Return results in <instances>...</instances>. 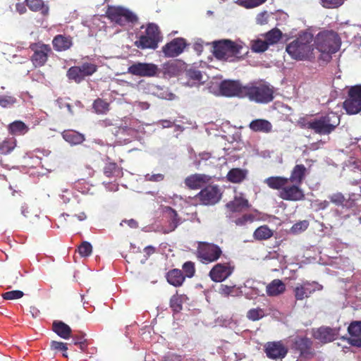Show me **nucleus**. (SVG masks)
I'll return each instance as SVG.
<instances>
[{
	"mask_svg": "<svg viewBox=\"0 0 361 361\" xmlns=\"http://www.w3.org/2000/svg\"><path fill=\"white\" fill-rule=\"evenodd\" d=\"M119 171V168L114 162H109L106 164L103 168V174L108 178H111Z\"/></svg>",
	"mask_w": 361,
	"mask_h": 361,
	"instance_id": "44",
	"label": "nucleus"
},
{
	"mask_svg": "<svg viewBox=\"0 0 361 361\" xmlns=\"http://www.w3.org/2000/svg\"><path fill=\"white\" fill-rule=\"evenodd\" d=\"M16 143L13 138L6 139L0 143V154L7 155L15 149Z\"/></svg>",
	"mask_w": 361,
	"mask_h": 361,
	"instance_id": "38",
	"label": "nucleus"
},
{
	"mask_svg": "<svg viewBox=\"0 0 361 361\" xmlns=\"http://www.w3.org/2000/svg\"><path fill=\"white\" fill-rule=\"evenodd\" d=\"M210 180L211 178L209 176L195 173L184 179V185L190 190H197L204 187Z\"/></svg>",
	"mask_w": 361,
	"mask_h": 361,
	"instance_id": "19",
	"label": "nucleus"
},
{
	"mask_svg": "<svg viewBox=\"0 0 361 361\" xmlns=\"http://www.w3.org/2000/svg\"><path fill=\"white\" fill-rule=\"evenodd\" d=\"M307 168L302 164L293 166L289 178L286 176H269L264 183L269 188L279 190V198L288 202H300L305 200V193L300 187L305 180Z\"/></svg>",
	"mask_w": 361,
	"mask_h": 361,
	"instance_id": "1",
	"label": "nucleus"
},
{
	"mask_svg": "<svg viewBox=\"0 0 361 361\" xmlns=\"http://www.w3.org/2000/svg\"><path fill=\"white\" fill-rule=\"evenodd\" d=\"M34 54L31 56V63L34 66L41 67L47 61L48 54L51 53L49 47H34Z\"/></svg>",
	"mask_w": 361,
	"mask_h": 361,
	"instance_id": "21",
	"label": "nucleus"
},
{
	"mask_svg": "<svg viewBox=\"0 0 361 361\" xmlns=\"http://www.w3.org/2000/svg\"><path fill=\"white\" fill-rule=\"evenodd\" d=\"M186 47H162V52L165 56L171 58H174L181 53Z\"/></svg>",
	"mask_w": 361,
	"mask_h": 361,
	"instance_id": "39",
	"label": "nucleus"
},
{
	"mask_svg": "<svg viewBox=\"0 0 361 361\" xmlns=\"http://www.w3.org/2000/svg\"><path fill=\"white\" fill-rule=\"evenodd\" d=\"M238 43H243L241 41L233 42L231 39H217L211 42H206L205 45H240Z\"/></svg>",
	"mask_w": 361,
	"mask_h": 361,
	"instance_id": "53",
	"label": "nucleus"
},
{
	"mask_svg": "<svg viewBox=\"0 0 361 361\" xmlns=\"http://www.w3.org/2000/svg\"><path fill=\"white\" fill-rule=\"evenodd\" d=\"M273 87L264 81L248 83V87L240 94L239 97H247L258 104H268L273 99Z\"/></svg>",
	"mask_w": 361,
	"mask_h": 361,
	"instance_id": "4",
	"label": "nucleus"
},
{
	"mask_svg": "<svg viewBox=\"0 0 361 361\" xmlns=\"http://www.w3.org/2000/svg\"><path fill=\"white\" fill-rule=\"evenodd\" d=\"M162 361H180V357L178 356L176 354L168 353L165 356H164V359Z\"/></svg>",
	"mask_w": 361,
	"mask_h": 361,
	"instance_id": "61",
	"label": "nucleus"
},
{
	"mask_svg": "<svg viewBox=\"0 0 361 361\" xmlns=\"http://www.w3.org/2000/svg\"><path fill=\"white\" fill-rule=\"evenodd\" d=\"M247 177V170L240 168H233L227 172V180L233 183H240Z\"/></svg>",
	"mask_w": 361,
	"mask_h": 361,
	"instance_id": "27",
	"label": "nucleus"
},
{
	"mask_svg": "<svg viewBox=\"0 0 361 361\" xmlns=\"http://www.w3.org/2000/svg\"><path fill=\"white\" fill-rule=\"evenodd\" d=\"M140 29H145L138 34L139 40L135 45H158L161 42L162 36L159 26L154 23H149L146 26L142 25Z\"/></svg>",
	"mask_w": 361,
	"mask_h": 361,
	"instance_id": "7",
	"label": "nucleus"
},
{
	"mask_svg": "<svg viewBox=\"0 0 361 361\" xmlns=\"http://www.w3.org/2000/svg\"><path fill=\"white\" fill-rule=\"evenodd\" d=\"M322 289V286L316 281H305L302 283H298L293 289L295 298L298 301H302L307 299L310 295L317 290Z\"/></svg>",
	"mask_w": 361,
	"mask_h": 361,
	"instance_id": "12",
	"label": "nucleus"
},
{
	"mask_svg": "<svg viewBox=\"0 0 361 361\" xmlns=\"http://www.w3.org/2000/svg\"><path fill=\"white\" fill-rule=\"evenodd\" d=\"M72 37L66 35H57L52 40V45H72Z\"/></svg>",
	"mask_w": 361,
	"mask_h": 361,
	"instance_id": "41",
	"label": "nucleus"
},
{
	"mask_svg": "<svg viewBox=\"0 0 361 361\" xmlns=\"http://www.w3.org/2000/svg\"><path fill=\"white\" fill-rule=\"evenodd\" d=\"M288 350L282 341H272L265 343L264 353L269 359L277 360L284 358Z\"/></svg>",
	"mask_w": 361,
	"mask_h": 361,
	"instance_id": "15",
	"label": "nucleus"
},
{
	"mask_svg": "<svg viewBox=\"0 0 361 361\" xmlns=\"http://www.w3.org/2000/svg\"><path fill=\"white\" fill-rule=\"evenodd\" d=\"M180 271L187 276L188 279H191L195 273V263L191 261L184 262Z\"/></svg>",
	"mask_w": 361,
	"mask_h": 361,
	"instance_id": "43",
	"label": "nucleus"
},
{
	"mask_svg": "<svg viewBox=\"0 0 361 361\" xmlns=\"http://www.w3.org/2000/svg\"><path fill=\"white\" fill-rule=\"evenodd\" d=\"M322 145H323V142L322 140L317 141V142H314V143L310 145V146H308V149H310L311 151L317 150V149H319V147Z\"/></svg>",
	"mask_w": 361,
	"mask_h": 361,
	"instance_id": "63",
	"label": "nucleus"
},
{
	"mask_svg": "<svg viewBox=\"0 0 361 361\" xmlns=\"http://www.w3.org/2000/svg\"><path fill=\"white\" fill-rule=\"evenodd\" d=\"M339 47H285V51L296 61L317 59L326 63L331 59V54L336 53Z\"/></svg>",
	"mask_w": 361,
	"mask_h": 361,
	"instance_id": "2",
	"label": "nucleus"
},
{
	"mask_svg": "<svg viewBox=\"0 0 361 361\" xmlns=\"http://www.w3.org/2000/svg\"><path fill=\"white\" fill-rule=\"evenodd\" d=\"M9 131L13 135H23L27 131V128L20 121H16L9 124Z\"/></svg>",
	"mask_w": 361,
	"mask_h": 361,
	"instance_id": "36",
	"label": "nucleus"
},
{
	"mask_svg": "<svg viewBox=\"0 0 361 361\" xmlns=\"http://www.w3.org/2000/svg\"><path fill=\"white\" fill-rule=\"evenodd\" d=\"M298 125L303 129L311 130L319 135H329L335 131L339 125V116L336 113L329 112L310 120L304 117L298 120Z\"/></svg>",
	"mask_w": 361,
	"mask_h": 361,
	"instance_id": "3",
	"label": "nucleus"
},
{
	"mask_svg": "<svg viewBox=\"0 0 361 361\" xmlns=\"http://www.w3.org/2000/svg\"><path fill=\"white\" fill-rule=\"evenodd\" d=\"M196 197L204 206L214 205L221 199L220 190L216 185H207L200 190Z\"/></svg>",
	"mask_w": 361,
	"mask_h": 361,
	"instance_id": "11",
	"label": "nucleus"
},
{
	"mask_svg": "<svg viewBox=\"0 0 361 361\" xmlns=\"http://www.w3.org/2000/svg\"><path fill=\"white\" fill-rule=\"evenodd\" d=\"M186 278L188 277L178 269H171L166 273V280H167V283L175 288L181 286L183 283H184L185 279Z\"/></svg>",
	"mask_w": 361,
	"mask_h": 361,
	"instance_id": "23",
	"label": "nucleus"
},
{
	"mask_svg": "<svg viewBox=\"0 0 361 361\" xmlns=\"http://www.w3.org/2000/svg\"><path fill=\"white\" fill-rule=\"evenodd\" d=\"M235 270L233 262L217 263L213 266L209 272V277L215 283H221L228 279Z\"/></svg>",
	"mask_w": 361,
	"mask_h": 361,
	"instance_id": "10",
	"label": "nucleus"
},
{
	"mask_svg": "<svg viewBox=\"0 0 361 361\" xmlns=\"http://www.w3.org/2000/svg\"><path fill=\"white\" fill-rule=\"evenodd\" d=\"M226 207L231 212H240L249 207V203L246 199L236 197L233 201L227 203Z\"/></svg>",
	"mask_w": 361,
	"mask_h": 361,
	"instance_id": "30",
	"label": "nucleus"
},
{
	"mask_svg": "<svg viewBox=\"0 0 361 361\" xmlns=\"http://www.w3.org/2000/svg\"><path fill=\"white\" fill-rule=\"evenodd\" d=\"M343 109L348 115H356L361 112V85H354L348 90Z\"/></svg>",
	"mask_w": 361,
	"mask_h": 361,
	"instance_id": "9",
	"label": "nucleus"
},
{
	"mask_svg": "<svg viewBox=\"0 0 361 361\" xmlns=\"http://www.w3.org/2000/svg\"><path fill=\"white\" fill-rule=\"evenodd\" d=\"M329 200H331V202L334 203L335 205L341 206L344 203L345 198L344 195L341 193L337 192L329 196Z\"/></svg>",
	"mask_w": 361,
	"mask_h": 361,
	"instance_id": "55",
	"label": "nucleus"
},
{
	"mask_svg": "<svg viewBox=\"0 0 361 361\" xmlns=\"http://www.w3.org/2000/svg\"><path fill=\"white\" fill-rule=\"evenodd\" d=\"M312 45H341V39L336 31L323 30L316 35Z\"/></svg>",
	"mask_w": 361,
	"mask_h": 361,
	"instance_id": "16",
	"label": "nucleus"
},
{
	"mask_svg": "<svg viewBox=\"0 0 361 361\" xmlns=\"http://www.w3.org/2000/svg\"><path fill=\"white\" fill-rule=\"evenodd\" d=\"M256 21L258 24L264 25L267 23V11H264L259 13L256 18Z\"/></svg>",
	"mask_w": 361,
	"mask_h": 361,
	"instance_id": "57",
	"label": "nucleus"
},
{
	"mask_svg": "<svg viewBox=\"0 0 361 361\" xmlns=\"http://www.w3.org/2000/svg\"><path fill=\"white\" fill-rule=\"evenodd\" d=\"M187 77L188 78L194 80L195 82H200L201 81V78L202 75L200 71L195 69H189L187 71Z\"/></svg>",
	"mask_w": 361,
	"mask_h": 361,
	"instance_id": "54",
	"label": "nucleus"
},
{
	"mask_svg": "<svg viewBox=\"0 0 361 361\" xmlns=\"http://www.w3.org/2000/svg\"><path fill=\"white\" fill-rule=\"evenodd\" d=\"M106 15L111 21L121 26L127 23L135 24L138 20L136 14L122 6H108Z\"/></svg>",
	"mask_w": 361,
	"mask_h": 361,
	"instance_id": "6",
	"label": "nucleus"
},
{
	"mask_svg": "<svg viewBox=\"0 0 361 361\" xmlns=\"http://www.w3.org/2000/svg\"><path fill=\"white\" fill-rule=\"evenodd\" d=\"M250 130L254 133H269L272 131V124L263 118H255L250 123Z\"/></svg>",
	"mask_w": 361,
	"mask_h": 361,
	"instance_id": "24",
	"label": "nucleus"
},
{
	"mask_svg": "<svg viewBox=\"0 0 361 361\" xmlns=\"http://www.w3.org/2000/svg\"><path fill=\"white\" fill-rule=\"evenodd\" d=\"M323 7L326 8H336L340 7L345 0H320Z\"/></svg>",
	"mask_w": 361,
	"mask_h": 361,
	"instance_id": "52",
	"label": "nucleus"
},
{
	"mask_svg": "<svg viewBox=\"0 0 361 361\" xmlns=\"http://www.w3.org/2000/svg\"><path fill=\"white\" fill-rule=\"evenodd\" d=\"M292 350L305 358L312 355V341L310 338L297 336L292 344Z\"/></svg>",
	"mask_w": 361,
	"mask_h": 361,
	"instance_id": "17",
	"label": "nucleus"
},
{
	"mask_svg": "<svg viewBox=\"0 0 361 361\" xmlns=\"http://www.w3.org/2000/svg\"><path fill=\"white\" fill-rule=\"evenodd\" d=\"M285 292V284L280 279L272 280L265 287V293L270 297H276Z\"/></svg>",
	"mask_w": 361,
	"mask_h": 361,
	"instance_id": "25",
	"label": "nucleus"
},
{
	"mask_svg": "<svg viewBox=\"0 0 361 361\" xmlns=\"http://www.w3.org/2000/svg\"><path fill=\"white\" fill-rule=\"evenodd\" d=\"M249 47H212L213 56L219 60L233 61L247 55Z\"/></svg>",
	"mask_w": 361,
	"mask_h": 361,
	"instance_id": "8",
	"label": "nucleus"
},
{
	"mask_svg": "<svg viewBox=\"0 0 361 361\" xmlns=\"http://www.w3.org/2000/svg\"><path fill=\"white\" fill-rule=\"evenodd\" d=\"M26 5L33 11H40L43 16L49 13V6L42 0H25Z\"/></svg>",
	"mask_w": 361,
	"mask_h": 361,
	"instance_id": "33",
	"label": "nucleus"
},
{
	"mask_svg": "<svg viewBox=\"0 0 361 361\" xmlns=\"http://www.w3.org/2000/svg\"><path fill=\"white\" fill-rule=\"evenodd\" d=\"M50 348L51 350L56 353L62 352L63 357L67 358V353H66L68 350L67 343L59 341H51Z\"/></svg>",
	"mask_w": 361,
	"mask_h": 361,
	"instance_id": "42",
	"label": "nucleus"
},
{
	"mask_svg": "<svg viewBox=\"0 0 361 361\" xmlns=\"http://www.w3.org/2000/svg\"><path fill=\"white\" fill-rule=\"evenodd\" d=\"M262 36L265 38V42L269 45H274L281 39L283 43L287 44L288 41L293 38V35L283 34V32L276 27L271 29L265 34H262Z\"/></svg>",
	"mask_w": 361,
	"mask_h": 361,
	"instance_id": "18",
	"label": "nucleus"
},
{
	"mask_svg": "<svg viewBox=\"0 0 361 361\" xmlns=\"http://www.w3.org/2000/svg\"><path fill=\"white\" fill-rule=\"evenodd\" d=\"M253 220H255V216L252 214H245L236 219L234 223H235L236 226H243L247 224V223H252Z\"/></svg>",
	"mask_w": 361,
	"mask_h": 361,
	"instance_id": "51",
	"label": "nucleus"
},
{
	"mask_svg": "<svg viewBox=\"0 0 361 361\" xmlns=\"http://www.w3.org/2000/svg\"><path fill=\"white\" fill-rule=\"evenodd\" d=\"M146 180L151 182H160L164 180V175L162 173H155L152 175H146Z\"/></svg>",
	"mask_w": 361,
	"mask_h": 361,
	"instance_id": "56",
	"label": "nucleus"
},
{
	"mask_svg": "<svg viewBox=\"0 0 361 361\" xmlns=\"http://www.w3.org/2000/svg\"><path fill=\"white\" fill-rule=\"evenodd\" d=\"M85 334L83 332H79L77 334H71V338L73 339V343L76 342H83V341H87L84 337Z\"/></svg>",
	"mask_w": 361,
	"mask_h": 361,
	"instance_id": "59",
	"label": "nucleus"
},
{
	"mask_svg": "<svg viewBox=\"0 0 361 361\" xmlns=\"http://www.w3.org/2000/svg\"><path fill=\"white\" fill-rule=\"evenodd\" d=\"M91 75L87 73H82L78 71H75L68 68L67 70L66 76L68 80L73 81L75 83H80L86 77H89Z\"/></svg>",
	"mask_w": 361,
	"mask_h": 361,
	"instance_id": "37",
	"label": "nucleus"
},
{
	"mask_svg": "<svg viewBox=\"0 0 361 361\" xmlns=\"http://www.w3.org/2000/svg\"><path fill=\"white\" fill-rule=\"evenodd\" d=\"M24 293L22 290H11L2 293V299L6 300H19L23 298Z\"/></svg>",
	"mask_w": 361,
	"mask_h": 361,
	"instance_id": "48",
	"label": "nucleus"
},
{
	"mask_svg": "<svg viewBox=\"0 0 361 361\" xmlns=\"http://www.w3.org/2000/svg\"><path fill=\"white\" fill-rule=\"evenodd\" d=\"M20 276V273L15 272L14 274L8 276V281L11 282V285L16 284L17 283V280L18 279V276Z\"/></svg>",
	"mask_w": 361,
	"mask_h": 361,
	"instance_id": "64",
	"label": "nucleus"
},
{
	"mask_svg": "<svg viewBox=\"0 0 361 361\" xmlns=\"http://www.w3.org/2000/svg\"><path fill=\"white\" fill-rule=\"evenodd\" d=\"M268 48L269 47H250V50L253 53L261 54L264 53Z\"/></svg>",
	"mask_w": 361,
	"mask_h": 361,
	"instance_id": "62",
	"label": "nucleus"
},
{
	"mask_svg": "<svg viewBox=\"0 0 361 361\" xmlns=\"http://www.w3.org/2000/svg\"><path fill=\"white\" fill-rule=\"evenodd\" d=\"M159 68L154 63H135L128 66V73L138 77H154Z\"/></svg>",
	"mask_w": 361,
	"mask_h": 361,
	"instance_id": "14",
	"label": "nucleus"
},
{
	"mask_svg": "<svg viewBox=\"0 0 361 361\" xmlns=\"http://www.w3.org/2000/svg\"><path fill=\"white\" fill-rule=\"evenodd\" d=\"M165 45H190L188 44L185 39L183 37H177L172 39L171 42H167Z\"/></svg>",
	"mask_w": 361,
	"mask_h": 361,
	"instance_id": "58",
	"label": "nucleus"
},
{
	"mask_svg": "<svg viewBox=\"0 0 361 361\" xmlns=\"http://www.w3.org/2000/svg\"><path fill=\"white\" fill-rule=\"evenodd\" d=\"M61 136H63V140L71 145H80L84 141L82 134L72 130H63Z\"/></svg>",
	"mask_w": 361,
	"mask_h": 361,
	"instance_id": "31",
	"label": "nucleus"
},
{
	"mask_svg": "<svg viewBox=\"0 0 361 361\" xmlns=\"http://www.w3.org/2000/svg\"><path fill=\"white\" fill-rule=\"evenodd\" d=\"M273 231L268 226H259L252 233V238L256 240H267L272 238Z\"/></svg>",
	"mask_w": 361,
	"mask_h": 361,
	"instance_id": "32",
	"label": "nucleus"
},
{
	"mask_svg": "<svg viewBox=\"0 0 361 361\" xmlns=\"http://www.w3.org/2000/svg\"><path fill=\"white\" fill-rule=\"evenodd\" d=\"M73 344L78 346L81 352L87 353V345H89L87 340H83L82 342H74Z\"/></svg>",
	"mask_w": 361,
	"mask_h": 361,
	"instance_id": "60",
	"label": "nucleus"
},
{
	"mask_svg": "<svg viewBox=\"0 0 361 361\" xmlns=\"http://www.w3.org/2000/svg\"><path fill=\"white\" fill-rule=\"evenodd\" d=\"M70 69L83 74L92 75L97 71V66L93 63L84 62L80 66H72Z\"/></svg>",
	"mask_w": 361,
	"mask_h": 361,
	"instance_id": "34",
	"label": "nucleus"
},
{
	"mask_svg": "<svg viewBox=\"0 0 361 361\" xmlns=\"http://www.w3.org/2000/svg\"><path fill=\"white\" fill-rule=\"evenodd\" d=\"M294 37H297L296 39L286 45H310L314 39L313 34L308 30H302Z\"/></svg>",
	"mask_w": 361,
	"mask_h": 361,
	"instance_id": "28",
	"label": "nucleus"
},
{
	"mask_svg": "<svg viewBox=\"0 0 361 361\" xmlns=\"http://www.w3.org/2000/svg\"><path fill=\"white\" fill-rule=\"evenodd\" d=\"M247 87V85L243 86L238 80H224L220 82L219 92L224 97H238Z\"/></svg>",
	"mask_w": 361,
	"mask_h": 361,
	"instance_id": "13",
	"label": "nucleus"
},
{
	"mask_svg": "<svg viewBox=\"0 0 361 361\" xmlns=\"http://www.w3.org/2000/svg\"><path fill=\"white\" fill-rule=\"evenodd\" d=\"M93 109L97 114H105L109 112V103L103 99H97L93 102Z\"/></svg>",
	"mask_w": 361,
	"mask_h": 361,
	"instance_id": "35",
	"label": "nucleus"
},
{
	"mask_svg": "<svg viewBox=\"0 0 361 361\" xmlns=\"http://www.w3.org/2000/svg\"><path fill=\"white\" fill-rule=\"evenodd\" d=\"M181 303H183V295L176 294L171 296V308L174 312H179L181 310Z\"/></svg>",
	"mask_w": 361,
	"mask_h": 361,
	"instance_id": "45",
	"label": "nucleus"
},
{
	"mask_svg": "<svg viewBox=\"0 0 361 361\" xmlns=\"http://www.w3.org/2000/svg\"><path fill=\"white\" fill-rule=\"evenodd\" d=\"M16 102L17 99L13 96H0V106H1L4 109L11 108Z\"/></svg>",
	"mask_w": 361,
	"mask_h": 361,
	"instance_id": "46",
	"label": "nucleus"
},
{
	"mask_svg": "<svg viewBox=\"0 0 361 361\" xmlns=\"http://www.w3.org/2000/svg\"><path fill=\"white\" fill-rule=\"evenodd\" d=\"M348 333H349L350 338H348V343L351 346L360 348L361 347V322L355 321L350 323L348 326Z\"/></svg>",
	"mask_w": 361,
	"mask_h": 361,
	"instance_id": "20",
	"label": "nucleus"
},
{
	"mask_svg": "<svg viewBox=\"0 0 361 361\" xmlns=\"http://www.w3.org/2000/svg\"><path fill=\"white\" fill-rule=\"evenodd\" d=\"M166 212H167L168 216V229L165 230L164 233H169V232L175 231L177 226H178L180 219L175 209L171 207H167Z\"/></svg>",
	"mask_w": 361,
	"mask_h": 361,
	"instance_id": "29",
	"label": "nucleus"
},
{
	"mask_svg": "<svg viewBox=\"0 0 361 361\" xmlns=\"http://www.w3.org/2000/svg\"><path fill=\"white\" fill-rule=\"evenodd\" d=\"M222 256V250L220 247L214 243L200 241L196 248V257L202 264H210L216 262Z\"/></svg>",
	"mask_w": 361,
	"mask_h": 361,
	"instance_id": "5",
	"label": "nucleus"
},
{
	"mask_svg": "<svg viewBox=\"0 0 361 361\" xmlns=\"http://www.w3.org/2000/svg\"><path fill=\"white\" fill-rule=\"evenodd\" d=\"M92 252V247L90 243L84 241L81 243V245L78 247V252L82 257H87L90 256Z\"/></svg>",
	"mask_w": 361,
	"mask_h": 361,
	"instance_id": "47",
	"label": "nucleus"
},
{
	"mask_svg": "<svg viewBox=\"0 0 361 361\" xmlns=\"http://www.w3.org/2000/svg\"><path fill=\"white\" fill-rule=\"evenodd\" d=\"M264 315L263 309L259 307L252 308L247 312V319L252 322H257L262 319Z\"/></svg>",
	"mask_w": 361,
	"mask_h": 361,
	"instance_id": "40",
	"label": "nucleus"
},
{
	"mask_svg": "<svg viewBox=\"0 0 361 361\" xmlns=\"http://www.w3.org/2000/svg\"><path fill=\"white\" fill-rule=\"evenodd\" d=\"M267 0H238L237 3L246 8H252L264 4Z\"/></svg>",
	"mask_w": 361,
	"mask_h": 361,
	"instance_id": "50",
	"label": "nucleus"
},
{
	"mask_svg": "<svg viewBox=\"0 0 361 361\" xmlns=\"http://www.w3.org/2000/svg\"><path fill=\"white\" fill-rule=\"evenodd\" d=\"M313 337L323 343L335 340V331L330 327L321 326L313 332Z\"/></svg>",
	"mask_w": 361,
	"mask_h": 361,
	"instance_id": "22",
	"label": "nucleus"
},
{
	"mask_svg": "<svg viewBox=\"0 0 361 361\" xmlns=\"http://www.w3.org/2000/svg\"><path fill=\"white\" fill-rule=\"evenodd\" d=\"M308 225L309 224L307 221H300L292 225L290 231H291V233L294 235L301 233L308 228Z\"/></svg>",
	"mask_w": 361,
	"mask_h": 361,
	"instance_id": "49",
	"label": "nucleus"
},
{
	"mask_svg": "<svg viewBox=\"0 0 361 361\" xmlns=\"http://www.w3.org/2000/svg\"><path fill=\"white\" fill-rule=\"evenodd\" d=\"M52 331L63 339L71 338V327L61 321L56 320L52 323Z\"/></svg>",
	"mask_w": 361,
	"mask_h": 361,
	"instance_id": "26",
	"label": "nucleus"
}]
</instances>
